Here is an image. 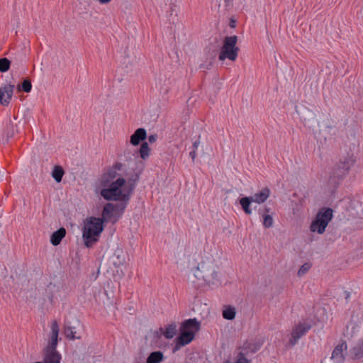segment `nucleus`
I'll use <instances>...</instances> for the list:
<instances>
[{"label": "nucleus", "instance_id": "obj_22", "mask_svg": "<svg viewBox=\"0 0 363 363\" xmlns=\"http://www.w3.org/2000/svg\"><path fill=\"white\" fill-rule=\"evenodd\" d=\"M32 89V84L30 79L28 77L23 79L22 82L17 86V90L18 92L23 91L26 93L30 92Z\"/></svg>", "mask_w": 363, "mask_h": 363}, {"label": "nucleus", "instance_id": "obj_38", "mask_svg": "<svg viewBox=\"0 0 363 363\" xmlns=\"http://www.w3.org/2000/svg\"><path fill=\"white\" fill-rule=\"evenodd\" d=\"M234 23H235V21H232V22L230 23V27H233H233H235Z\"/></svg>", "mask_w": 363, "mask_h": 363}, {"label": "nucleus", "instance_id": "obj_4", "mask_svg": "<svg viewBox=\"0 0 363 363\" xmlns=\"http://www.w3.org/2000/svg\"><path fill=\"white\" fill-rule=\"evenodd\" d=\"M194 275L198 279H203L208 285H218L220 283L217 267L212 259L200 262Z\"/></svg>", "mask_w": 363, "mask_h": 363}, {"label": "nucleus", "instance_id": "obj_12", "mask_svg": "<svg viewBox=\"0 0 363 363\" xmlns=\"http://www.w3.org/2000/svg\"><path fill=\"white\" fill-rule=\"evenodd\" d=\"M59 325L56 320H53L51 324V335L47 348L52 350L56 349L58 342Z\"/></svg>", "mask_w": 363, "mask_h": 363}, {"label": "nucleus", "instance_id": "obj_8", "mask_svg": "<svg viewBox=\"0 0 363 363\" xmlns=\"http://www.w3.org/2000/svg\"><path fill=\"white\" fill-rule=\"evenodd\" d=\"M125 203H119L113 204L112 203H107L102 211L103 223L109 221L112 218H115L113 223L116 222L118 218L121 216L123 211L126 208Z\"/></svg>", "mask_w": 363, "mask_h": 363}, {"label": "nucleus", "instance_id": "obj_26", "mask_svg": "<svg viewBox=\"0 0 363 363\" xmlns=\"http://www.w3.org/2000/svg\"><path fill=\"white\" fill-rule=\"evenodd\" d=\"M125 262V257L122 251H116L114 254L113 264L116 267H119Z\"/></svg>", "mask_w": 363, "mask_h": 363}, {"label": "nucleus", "instance_id": "obj_20", "mask_svg": "<svg viewBox=\"0 0 363 363\" xmlns=\"http://www.w3.org/2000/svg\"><path fill=\"white\" fill-rule=\"evenodd\" d=\"M164 360V354L160 351L151 352L147 358V363H160Z\"/></svg>", "mask_w": 363, "mask_h": 363}, {"label": "nucleus", "instance_id": "obj_23", "mask_svg": "<svg viewBox=\"0 0 363 363\" xmlns=\"http://www.w3.org/2000/svg\"><path fill=\"white\" fill-rule=\"evenodd\" d=\"M235 308L231 306H225L223 310V317L226 320H233L235 317Z\"/></svg>", "mask_w": 363, "mask_h": 363}, {"label": "nucleus", "instance_id": "obj_21", "mask_svg": "<svg viewBox=\"0 0 363 363\" xmlns=\"http://www.w3.org/2000/svg\"><path fill=\"white\" fill-rule=\"evenodd\" d=\"M150 148L149 147V145L147 142H143L140 145V147L138 150V153L142 159L141 160H147L150 155Z\"/></svg>", "mask_w": 363, "mask_h": 363}, {"label": "nucleus", "instance_id": "obj_27", "mask_svg": "<svg viewBox=\"0 0 363 363\" xmlns=\"http://www.w3.org/2000/svg\"><path fill=\"white\" fill-rule=\"evenodd\" d=\"M162 331L164 336L167 339H172L176 334V325H169L164 330L162 328L160 329Z\"/></svg>", "mask_w": 363, "mask_h": 363}, {"label": "nucleus", "instance_id": "obj_31", "mask_svg": "<svg viewBox=\"0 0 363 363\" xmlns=\"http://www.w3.org/2000/svg\"><path fill=\"white\" fill-rule=\"evenodd\" d=\"M310 268H311V264L308 263H305L300 267L299 270L298 271V275L299 277L303 276L310 269Z\"/></svg>", "mask_w": 363, "mask_h": 363}, {"label": "nucleus", "instance_id": "obj_16", "mask_svg": "<svg viewBox=\"0 0 363 363\" xmlns=\"http://www.w3.org/2000/svg\"><path fill=\"white\" fill-rule=\"evenodd\" d=\"M60 359L61 355L57 352L56 349L46 348L44 358L45 363H60Z\"/></svg>", "mask_w": 363, "mask_h": 363}, {"label": "nucleus", "instance_id": "obj_7", "mask_svg": "<svg viewBox=\"0 0 363 363\" xmlns=\"http://www.w3.org/2000/svg\"><path fill=\"white\" fill-rule=\"evenodd\" d=\"M356 161V157L353 153H347L336 163L333 172V177L337 179H343L349 174Z\"/></svg>", "mask_w": 363, "mask_h": 363}, {"label": "nucleus", "instance_id": "obj_24", "mask_svg": "<svg viewBox=\"0 0 363 363\" xmlns=\"http://www.w3.org/2000/svg\"><path fill=\"white\" fill-rule=\"evenodd\" d=\"M253 202L251 197H243L240 200V204L245 213L247 215L252 213V209L250 208V203Z\"/></svg>", "mask_w": 363, "mask_h": 363}, {"label": "nucleus", "instance_id": "obj_14", "mask_svg": "<svg viewBox=\"0 0 363 363\" xmlns=\"http://www.w3.org/2000/svg\"><path fill=\"white\" fill-rule=\"evenodd\" d=\"M147 138V133L146 130L143 128H138L134 133L130 136V143L131 145L134 146H137L140 143L145 142L144 140Z\"/></svg>", "mask_w": 363, "mask_h": 363}, {"label": "nucleus", "instance_id": "obj_13", "mask_svg": "<svg viewBox=\"0 0 363 363\" xmlns=\"http://www.w3.org/2000/svg\"><path fill=\"white\" fill-rule=\"evenodd\" d=\"M201 323L196 318H191L182 323L181 328L191 332L195 335L200 330Z\"/></svg>", "mask_w": 363, "mask_h": 363}, {"label": "nucleus", "instance_id": "obj_28", "mask_svg": "<svg viewBox=\"0 0 363 363\" xmlns=\"http://www.w3.org/2000/svg\"><path fill=\"white\" fill-rule=\"evenodd\" d=\"M74 328L70 325H66L64 328V334L66 337L70 340L80 339L79 336H76V331L74 330Z\"/></svg>", "mask_w": 363, "mask_h": 363}, {"label": "nucleus", "instance_id": "obj_3", "mask_svg": "<svg viewBox=\"0 0 363 363\" xmlns=\"http://www.w3.org/2000/svg\"><path fill=\"white\" fill-rule=\"evenodd\" d=\"M103 230V219L95 217L88 218L84 223L82 232L85 245L87 247H91L98 240Z\"/></svg>", "mask_w": 363, "mask_h": 363}, {"label": "nucleus", "instance_id": "obj_10", "mask_svg": "<svg viewBox=\"0 0 363 363\" xmlns=\"http://www.w3.org/2000/svg\"><path fill=\"white\" fill-rule=\"evenodd\" d=\"M311 328L310 325L303 324L297 325L291 332V337L289 340V343L293 346L295 345L298 340L303 336Z\"/></svg>", "mask_w": 363, "mask_h": 363}, {"label": "nucleus", "instance_id": "obj_37", "mask_svg": "<svg viewBox=\"0 0 363 363\" xmlns=\"http://www.w3.org/2000/svg\"><path fill=\"white\" fill-rule=\"evenodd\" d=\"M112 0H99V3L101 4H108L109 2H111Z\"/></svg>", "mask_w": 363, "mask_h": 363}, {"label": "nucleus", "instance_id": "obj_39", "mask_svg": "<svg viewBox=\"0 0 363 363\" xmlns=\"http://www.w3.org/2000/svg\"><path fill=\"white\" fill-rule=\"evenodd\" d=\"M234 23H235V21H232V22L230 23V27H233H233H235Z\"/></svg>", "mask_w": 363, "mask_h": 363}, {"label": "nucleus", "instance_id": "obj_32", "mask_svg": "<svg viewBox=\"0 0 363 363\" xmlns=\"http://www.w3.org/2000/svg\"><path fill=\"white\" fill-rule=\"evenodd\" d=\"M135 167V160L133 162V164L132 167H126L125 164H123V170H118V173H121V174H123L126 172H132Z\"/></svg>", "mask_w": 363, "mask_h": 363}, {"label": "nucleus", "instance_id": "obj_18", "mask_svg": "<svg viewBox=\"0 0 363 363\" xmlns=\"http://www.w3.org/2000/svg\"><path fill=\"white\" fill-rule=\"evenodd\" d=\"M66 235V230L64 228H60L57 231L54 232L50 237V242L54 246L58 245Z\"/></svg>", "mask_w": 363, "mask_h": 363}, {"label": "nucleus", "instance_id": "obj_29", "mask_svg": "<svg viewBox=\"0 0 363 363\" xmlns=\"http://www.w3.org/2000/svg\"><path fill=\"white\" fill-rule=\"evenodd\" d=\"M11 61L6 57L0 58V72H6L9 70L11 67Z\"/></svg>", "mask_w": 363, "mask_h": 363}, {"label": "nucleus", "instance_id": "obj_11", "mask_svg": "<svg viewBox=\"0 0 363 363\" xmlns=\"http://www.w3.org/2000/svg\"><path fill=\"white\" fill-rule=\"evenodd\" d=\"M181 333L179 336L176 339V346L174 352L179 350L180 347L184 346L190 343L194 339L195 335L191 332H187L180 328Z\"/></svg>", "mask_w": 363, "mask_h": 363}, {"label": "nucleus", "instance_id": "obj_5", "mask_svg": "<svg viewBox=\"0 0 363 363\" xmlns=\"http://www.w3.org/2000/svg\"><path fill=\"white\" fill-rule=\"evenodd\" d=\"M333 210L330 208H322L311 222L310 230L318 234H323L330 221L333 219Z\"/></svg>", "mask_w": 363, "mask_h": 363}, {"label": "nucleus", "instance_id": "obj_33", "mask_svg": "<svg viewBox=\"0 0 363 363\" xmlns=\"http://www.w3.org/2000/svg\"><path fill=\"white\" fill-rule=\"evenodd\" d=\"M235 363H249V361L245 357L242 353H239Z\"/></svg>", "mask_w": 363, "mask_h": 363}, {"label": "nucleus", "instance_id": "obj_40", "mask_svg": "<svg viewBox=\"0 0 363 363\" xmlns=\"http://www.w3.org/2000/svg\"><path fill=\"white\" fill-rule=\"evenodd\" d=\"M223 363H230V362L229 360H227V361L224 362Z\"/></svg>", "mask_w": 363, "mask_h": 363}, {"label": "nucleus", "instance_id": "obj_17", "mask_svg": "<svg viewBox=\"0 0 363 363\" xmlns=\"http://www.w3.org/2000/svg\"><path fill=\"white\" fill-rule=\"evenodd\" d=\"M270 191L267 188L262 189L259 192L255 194L250 196L253 202L262 203L264 202L269 196Z\"/></svg>", "mask_w": 363, "mask_h": 363}, {"label": "nucleus", "instance_id": "obj_2", "mask_svg": "<svg viewBox=\"0 0 363 363\" xmlns=\"http://www.w3.org/2000/svg\"><path fill=\"white\" fill-rule=\"evenodd\" d=\"M135 189V183H111L107 188L101 190V196L107 201H120L126 205Z\"/></svg>", "mask_w": 363, "mask_h": 363}, {"label": "nucleus", "instance_id": "obj_1", "mask_svg": "<svg viewBox=\"0 0 363 363\" xmlns=\"http://www.w3.org/2000/svg\"><path fill=\"white\" fill-rule=\"evenodd\" d=\"M144 168L145 162L142 160H138V159H135V169L131 172H126L123 174H121L118 172V170L123 169V164L120 162H116L105 171L100 182H138Z\"/></svg>", "mask_w": 363, "mask_h": 363}, {"label": "nucleus", "instance_id": "obj_30", "mask_svg": "<svg viewBox=\"0 0 363 363\" xmlns=\"http://www.w3.org/2000/svg\"><path fill=\"white\" fill-rule=\"evenodd\" d=\"M263 225L265 228H270L273 225V218L270 215L263 216Z\"/></svg>", "mask_w": 363, "mask_h": 363}, {"label": "nucleus", "instance_id": "obj_36", "mask_svg": "<svg viewBox=\"0 0 363 363\" xmlns=\"http://www.w3.org/2000/svg\"><path fill=\"white\" fill-rule=\"evenodd\" d=\"M200 141L198 139L197 140H196L194 143H193V147H194V150H196L197 147L199 146V144Z\"/></svg>", "mask_w": 363, "mask_h": 363}, {"label": "nucleus", "instance_id": "obj_15", "mask_svg": "<svg viewBox=\"0 0 363 363\" xmlns=\"http://www.w3.org/2000/svg\"><path fill=\"white\" fill-rule=\"evenodd\" d=\"M347 349V344L342 342L337 345L333 353L331 358L337 363L342 362L344 360L343 351Z\"/></svg>", "mask_w": 363, "mask_h": 363}, {"label": "nucleus", "instance_id": "obj_6", "mask_svg": "<svg viewBox=\"0 0 363 363\" xmlns=\"http://www.w3.org/2000/svg\"><path fill=\"white\" fill-rule=\"evenodd\" d=\"M238 36H226L223 39V46L221 48L218 59L220 61H223L225 59H228L231 61H235L238 56L240 48L237 46Z\"/></svg>", "mask_w": 363, "mask_h": 363}, {"label": "nucleus", "instance_id": "obj_25", "mask_svg": "<svg viewBox=\"0 0 363 363\" xmlns=\"http://www.w3.org/2000/svg\"><path fill=\"white\" fill-rule=\"evenodd\" d=\"M65 174V171L62 167L60 165H55L52 171V177L55 182H61Z\"/></svg>", "mask_w": 363, "mask_h": 363}, {"label": "nucleus", "instance_id": "obj_9", "mask_svg": "<svg viewBox=\"0 0 363 363\" xmlns=\"http://www.w3.org/2000/svg\"><path fill=\"white\" fill-rule=\"evenodd\" d=\"M15 86L13 84H6L0 87V104L8 106L11 100Z\"/></svg>", "mask_w": 363, "mask_h": 363}, {"label": "nucleus", "instance_id": "obj_19", "mask_svg": "<svg viewBox=\"0 0 363 363\" xmlns=\"http://www.w3.org/2000/svg\"><path fill=\"white\" fill-rule=\"evenodd\" d=\"M350 354L352 359H358L363 357V339L352 348Z\"/></svg>", "mask_w": 363, "mask_h": 363}, {"label": "nucleus", "instance_id": "obj_34", "mask_svg": "<svg viewBox=\"0 0 363 363\" xmlns=\"http://www.w3.org/2000/svg\"><path fill=\"white\" fill-rule=\"evenodd\" d=\"M157 135L156 134L150 135L148 137V141L150 143H155L157 140Z\"/></svg>", "mask_w": 363, "mask_h": 363}, {"label": "nucleus", "instance_id": "obj_35", "mask_svg": "<svg viewBox=\"0 0 363 363\" xmlns=\"http://www.w3.org/2000/svg\"><path fill=\"white\" fill-rule=\"evenodd\" d=\"M189 155H190L191 157L193 160H194V158H195V157H196V150H194L191 151V152H190V153H189Z\"/></svg>", "mask_w": 363, "mask_h": 363}]
</instances>
